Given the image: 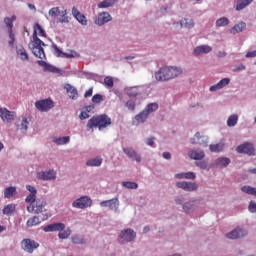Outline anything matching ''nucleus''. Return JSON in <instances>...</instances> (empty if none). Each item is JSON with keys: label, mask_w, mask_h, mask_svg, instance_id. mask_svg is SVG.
I'll use <instances>...</instances> for the list:
<instances>
[{"label": "nucleus", "mask_w": 256, "mask_h": 256, "mask_svg": "<svg viewBox=\"0 0 256 256\" xmlns=\"http://www.w3.org/2000/svg\"><path fill=\"white\" fill-rule=\"evenodd\" d=\"M15 195H17V187L10 186L5 188L4 190L5 199H11L12 197H15Z\"/></svg>", "instance_id": "obj_27"}, {"label": "nucleus", "mask_w": 256, "mask_h": 256, "mask_svg": "<svg viewBox=\"0 0 256 256\" xmlns=\"http://www.w3.org/2000/svg\"><path fill=\"white\" fill-rule=\"evenodd\" d=\"M28 125H29V120H27V118H23L22 123L20 125V130L24 132L27 131Z\"/></svg>", "instance_id": "obj_51"}, {"label": "nucleus", "mask_w": 256, "mask_h": 256, "mask_svg": "<svg viewBox=\"0 0 256 256\" xmlns=\"http://www.w3.org/2000/svg\"><path fill=\"white\" fill-rule=\"evenodd\" d=\"M207 141V136H201L199 132L195 134V138L190 139L192 145H197L198 143L199 145H203V147H207Z\"/></svg>", "instance_id": "obj_20"}, {"label": "nucleus", "mask_w": 256, "mask_h": 256, "mask_svg": "<svg viewBox=\"0 0 256 256\" xmlns=\"http://www.w3.org/2000/svg\"><path fill=\"white\" fill-rule=\"evenodd\" d=\"M135 237H137L135 231L132 229H126L120 233L118 241L121 245H125V243H131Z\"/></svg>", "instance_id": "obj_6"}, {"label": "nucleus", "mask_w": 256, "mask_h": 256, "mask_svg": "<svg viewBox=\"0 0 256 256\" xmlns=\"http://www.w3.org/2000/svg\"><path fill=\"white\" fill-rule=\"evenodd\" d=\"M79 119H81V121L85 120V119H89V113L87 111H82L79 115Z\"/></svg>", "instance_id": "obj_56"}, {"label": "nucleus", "mask_w": 256, "mask_h": 256, "mask_svg": "<svg viewBox=\"0 0 256 256\" xmlns=\"http://www.w3.org/2000/svg\"><path fill=\"white\" fill-rule=\"evenodd\" d=\"M188 156L195 161H201V159L205 158V152L203 150H190Z\"/></svg>", "instance_id": "obj_25"}, {"label": "nucleus", "mask_w": 256, "mask_h": 256, "mask_svg": "<svg viewBox=\"0 0 256 256\" xmlns=\"http://www.w3.org/2000/svg\"><path fill=\"white\" fill-rule=\"evenodd\" d=\"M250 213H256V203L251 201L248 206Z\"/></svg>", "instance_id": "obj_55"}, {"label": "nucleus", "mask_w": 256, "mask_h": 256, "mask_svg": "<svg viewBox=\"0 0 256 256\" xmlns=\"http://www.w3.org/2000/svg\"><path fill=\"white\" fill-rule=\"evenodd\" d=\"M33 33H36V36L39 35V37H47L45 30L40 26L39 23L35 24Z\"/></svg>", "instance_id": "obj_34"}, {"label": "nucleus", "mask_w": 256, "mask_h": 256, "mask_svg": "<svg viewBox=\"0 0 256 256\" xmlns=\"http://www.w3.org/2000/svg\"><path fill=\"white\" fill-rule=\"evenodd\" d=\"M157 109H159V105L157 103H150L146 106L144 111L149 115V113H153V111H157Z\"/></svg>", "instance_id": "obj_45"}, {"label": "nucleus", "mask_w": 256, "mask_h": 256, "mask_svg": "<svg viewBox=\"0 0 256 256\" xmlns=\"http://www.w3.org/2000/svg\"><path fill=\"white\" fill-rule=\"evenodd\" d=\"M65 224L64 223H52L43 228L45 233H53L55 231H64Z\"/></svg>", "instance_id": "obj_15"}, {"label": "nucleus", "mask_w": 256, "mask_h": 256, "mask_svg": "<svg viewBox=\"0 0 256 256\" xmlns=\"http://www.w3.org/2000/svg\"><path fill=\"white\" fill-rule=\"evenodd\" d=\"M111 125V119L106 114L92 117L87 123L88 131L98 127V129H105Z\"/></svg>", "instance_id": "obj_3"}, {"label": "nucleus", "mask_w": 256, "mask_h": 256, "mask_svg": "<svg viewBox=\"0 0 256 256\" xmlns=\"http://www.w3.org/2000/svg\"><path fill=\"white\" fill-rule=\"evenodd\" d=\"M38 179H41L42 181H52L57 177V173L54 170H49L46 172H38L37 173Z\"/></svg>", "instance_id": "obj_17"}, {"label": "nucleus", "mask_w": 256, "mask_h": 256, "mask_svg": "<svg viewBox=\"0 0 256 256\" xmlns=\"http://www.w3.org/2000/svg\"><path fill=\"white\" fill-rule=\"evenodd\" d=\"M101 207H109L111 211H118L119 209V198H112L110 200H104L100 202Z\"/></svg>", "instance_id": "obj_11"}, {"label": "nucleus", "mask_w": 256, "mask_h": 256, "mask_svg": "<svg viewBox=\"0 0 256 256\" xmlns=\"http://www.w3.org/2000/svg\"><path fill=\"white\" fill-rule=\"evenodd\" d=\"M93 95V88H89L85 94H84V97L87 98V97H91Z\"/></svg>", "instance_id": "obj_59"}, {"label": "nucleus", "mask_w": 256, "mask_h": 256, "mask_svg": "<svg viewBox=\"0 0 256 256\" xmlns=\"http://www.w3.org/2000/svg\"><path fill=\"white\" fill-rule=\"evenodd\" d=\"M241 191H243V193H247L248 195H254L256 197V188H253L251 186H243L241 188Z\"/></svg>", "instance_id": "obj_46"}, {"label": "nucleus", "mask_w": 256, "mask_h": 256, "mask_svg": "<svg viewBox=\"0 0 256 256\" xmlns=\"http://www.w3.org/2000/svg\"><path fill=\"white\" fill-rule=\"evenodd\" d=\"M64 89L68 93L70 99H77L79 97L77 88L73 87L71 84H65Z\"/></svg>", "instance_id": "obj_26"}, {"label": "nucleus", "mask_w": 256, "mask_h": 256, "mask_svg": "<svg viewBox=\"0 0 256 256\" xmlns=\"http://www.w3.org/2000/svg\"><path fill=\"white\" fill-rule=\"evenodd\" d=\"M229 83H231V79L224 78V79L220 80L217 84L212 85L209 88V91H211V92L219 91L220 89H223V87H227V85H229Z\"/></svg>", "instance_id": "obj_22"}, {"label": "nucleus", "mask_w": 256, "mask_h": 256, "mask_svg": "<svg viewBox=\"0 0 256 256\" xmlns=\"http://www.w3.org/2000/svg\"><path fill=\"white\" fill-rule=\"evenodd\" d=\"M13 211H15V205L8 204L3 208L2 213L3 215H11Z\"/></svg>", "instance_id": "obj_43"}, {"label": "nucleus", "mask_w": 256, "mask_h": 256, "mask_svg": "<svg viewBox=\"0 0 256 256\" xmlns=\"http://www.w3.org/2000/svg\"><path fill=\"white\" fill-rule=\"evenodd\" d=\"M224 148H225V144H223V143L210 145V151L212 153H219L220 151H223Z\"/></svg>", "instance_id": "obj_33"}, {"label": "nucleus", "mask_w": 256, "mask_h": 256, "mask_svg": "<svg viewBox=\"0 0 256 256\" xmlns=\"http://www.w3.org/2000/svg\"><path fill=\"white\" fill-rule=\"evenodd\" d=\"M235 72L237 71H245V65L243 64H239L235 69H234Z\"/></svg>", "instance_id": "obj_61"}, {"label": "nucleus", "mask_w": 256, "mask_h": 256, "mask_svg": "<svg viewBox=\"0 0 256 256\" xmlns=\"http://www.w3.org/2000/svg\"><path fill=\"white\" fill-rule=\"evenodd\" d=\"M212 51H213V48L211 46L200 45L194 49L193 55H203V54L211 53Z\"/></svg>", "instance_id": "obj_23"}, {"label": "nucleus", "mask_w": 256, "mask_h": 256, "mask_svg": "<svg viewBox=\"0 0 256 256\" xmlns=\"http://www.w3.org/2000/svg\"><path fill=\"white\" fill-rule=\"evenodd\" d=\"M8 33H9V39H10L8 42V45L10 47H13L15 45V34L13 33V30L8 31Z\"/></svg>", "instance_id": "obj_50"}, {"label": "nucleus", "mask_w": 256, "mask_h": 256, "mask_svg": "<svg viewBox=\"0 0 256 256\" xmlns=\"http://www.w3.org/2000/svg\"><path fill=\"white\" fill-rule=\"evenodd\" d=\"M246 57H256V51L248 52Z\"/></svg>", "instance_id": "obj_63"}, {"label": "nucleus", "mask_w": 256, "mask_h": 256, "mask_svg": "<svg viewBox=\"0 0 256 256\" xmlns=\"http://www.w3.org/2000/svg\"><path fill=\"white\" fill-rule=\"evenodd\" d=\"M16 53L20 57L21 61H29V54L23 47L17 48Z\"/></svg>", "instance_id": "obj_29"}, {"label": "nucleus", "mask_w": 256, "mask_h": 256, "mask_svg": "<svg viewBox=\"0 0 256 256\" xmlns=\"http://www.w3.org/2000/svg\"><path fill=\"white\" fill-rule=\"evenodd\" d=\"M231 163V160L229 158H218L216 160V165H219V167H227Z\"/></svg>", "instance_id": "obj_40"}, {"label": "nucleus", "mask_w": 256, "mask_h": 256, "mask_svg": "<svg viewBox=\"0 0 256 256\" xmlns=\"http://www.w3.org/2000/svg\"><path fill=\"white\" fill-rule=\"evenodd\" d=\"M176 179H185V173H178L175 175Z\"/></svg>", "instance_id": "obj_62"}, {"label": "nucleus", "mask_w": 256, "mask_h": 256, "mask_svg": "<svg viewBox=\"0 0 256 256\" xmlns=\"http://www.w3.org/2000/svg\"><path fill=\"white\" fill-rule=\"evenodd\" d=\"M35 107L38 111H49V109H53V101L49 99L39 100L35 103Z\"/></svg>", "instance_id": "obj_9"}, {"label": "nucleus", "mask_w": 256, "mask_h": 256, "mask_svg": "<svg viewBox=\"0 0 256 256\" xmlns=\"http://www.w3.org/2000/svg\"><path fill=\"white\" fill-rule=\"evenodd\" d=\"M176 186L179 189H183L184 191H197L199 186L195 182H187V181H180L176 183Z\"/></svg>", "instance_id": "obj_10"}, {"label": "nucleus", "mask_w": 256, "mask_h": 256, "mask_svg": "<svg viewBox=\"0 0 256 256\" xmlns=\"http://www.w3.org/2000/svg\"><path fill=\"white\" fill-rule=\"evenodd\" d=\"M126 93L129 97H137L139 95V88L137 86L127 88Z\"/></svg>", "instance_id": "obj_35"}, {"label": "nucleus", "mask_w": 256, "mask_h": 256, "mask_svg": "<svg viewBox=\"0 0 256 256\" xmlns=\"http://www.w3.org/2000/svg\"><path fill=\"white\" fill-rule=\"evenodd\" d=\"M59 239H69L71 237V229L67 228L66 230L59 231Z\"/></svg>", "instance_id": "obj_42"}, {"label": "nucleus", "mask_w": 256, "mask_h": 256, "mask_svg": "<svg viewBox=\"0 0 256 256\" xmlns=\"http://www.w3.org/2000/svg\"><path fill=\"white\" fill-rule=\"evenodd\" d=\"M123 187H126V189H137L139 185L137 182H123Z\"/></svg>", "instance_id": "obj_48"}, {"label": "nucleus", "mask_w": 256, "mask_h": 256, "mask_svg": "<svg viewBox=\"0 0 256 256\" xmlns=\"http://www.w3.org/2000/svg\"><path fill=\"white\" fill-rule=\"evenodd\" d=\"M183 209L185 213H190L193 209V202H187L184 204Z\"/></svg>", "instance_id": "obj_52"}, {"label": "nucleus", "mask_w": 256, "mask_h": 256, "mask_svg": "<svg viewBox=\"0 0 256 256\" xmlns=\"http://www.w3.org/2000/svg\"><path fill=\"white\" fill-rule=\"evenodd\" d=\"M0 117L2 121L11 123L15 119V112L7 110V108H0Z\"/></svg>", "instance_id": "obj_14"}, {"label": "nucleus", "mask_w": 256, "mask_h": 256, "mask_svg": "<svg viewBox=\"0 0 256 256\" xmlns=\"http://www.w3.org/2000/svg\"><path fill=\"white\" fill-rule=\"evenodd\" d=\"M185 179H195L196 175L193 172H185Z\"/></svg>", "instance_id": "obj_57"}, {"label": "nucleus", "mask_w": 256, "mask_h": 256, "mask_svg": "<svg viewBox=\"0 0 256 256\" xmlns=\"http://www.w3.org/2000/svg\"><path fill=\"white\" fill-rule=\"evenodd\" d=\"M16 19H17L16 15H13L12 17L4 18V23H5L6 27L8 28V32L13 31V22L16 21Z\"/></svg>", "instance_id": "obj_31"}, {"label": "nucleus", "mask_w": 256, "mask_h": 256, "mask_svg": "<svg viewBox=\"0 0 256 256\" xmlns=\"http://www.w3.org/2000/svg\"><path fill=\"white\" fill-rule=\"evenodd\" d=\"M48 14L50 17H60L59 23H69L67 9H65V7H53L49 10Z\"/></svg>", "instance_id": "obj_5"}, {"label": "nucleus", "mask_w": 256, "mask_h": 256, "mask_svg": "<svg viewBox=\"0 0 256 256\" xmlns=\"http://www.w3.org/2000/svg\"><path fill=\"white\" fill-rule=\"evenodd\" d=\"M26 189L30 192L25 199L26 203H30L27 207L28 213H43V209H45V205H47L45 199H37V189L35 187L27 185Z\"/></svg>", "instance_id": "obj_1"}, {"label": "nucleus", "mask_w": 256, "mask_h": 256, "mask_svg": "<svg viewBox=\"0 0 256 256\" xmlns=\"http://www.w3.org/2000/svg\"><path fill=\"white\" fill-rule=\"evenodd\" d=\"M253 3V0H237L236 4V11H243L245 7H248V5H251Z\"/></svg>", "instance_id": "obj_28"}, {"label": "nucleus", "mask_w": 256, "mask_h": 256, "mask_svg": "<svg viewBox=\"0 0 256 256\" xmlns=\"http://www.w3.org/2000/svg\"><path fill=\"white\" fill-rule=\"evenodd\" d=\"M112 17L111 14L108 12H102L98 14L97 18L95 19V24L99 25L100 27L102 25H105V23H109L111 21Z\"/></svg>", "instance_id": "obj_16"}, {"label": "nucleus", "mask_w": 256, "mask_h": 256, "mask_svg": "<svg viewBox=\"0 0 256 256\" xmlns=\"http://www.w3.org/2000/svg\"><path fill=\"white\" fill-rule=\"evenodd\" d=\"M72 15L75 17V19L81 23V25H87V17H85L76 7L72 8Z\"/></svg>", "instance_id": "obj_24"}, {"label": "nucleus", "mask_w": 256, "mask_h": 256, "mask_svg": "<svg viewBox=\"0 0 256 256\" xmlns=\"http://www.w3.org/2000/svg\"><path fill=\"white\" fill-rule=\"evenodd\" d=\"M126 107L130 110V111H135V101L133 100H128L126 102Z\"/></svg>", "instance_id": "obj_54"}, {"label": "nucleus", "mask_w": 256, "mask_h": 256, "mask_svg": "<svg viewBox=\"0 0 256 256\" xmlns=\"http://www.w3.org/2000/svg\"><path fill=\"white\" fill-rule=\"evenodd\" d=\"M163 157H164V159H171V153H169V152H164V153H163Z\"/></svg>", "instance_id": "obj_64"}, {"label": "nucleus", "mask_w": 256, "mask_h": 256, "mask_svg": "<svg viewBox=\"0 0 256 256\" xmlns=\"http://www.w3.org/2000/svg\"><path fill=\"white\" fill-rule=\"evenodd\" d=\"M247 27V24L245 22H240L232 28V31H235L236 33H242V31Z\"/></svg>", "instance_id": "obj_44"}, {"label": "nucleus", "mask_w": 256, "mask_h": 256, "mask_svg": "<svg viewBox=\"0 0 256 256\" xmlns=\"http://www.w3.org/2000/svg\"><path fill=\"white\" fill-rule=\"evenodd\" d=\"M123 152L125 153V155H127V157H129V159H132V161L141 163V156H139V154H137V152L133 150V148H123Z\"/></svg>", "instance_id": "obj_21"}, {"label": "nucleus", "mask_w": 256, "mask_h": 256, "mask_svg": "<svg viewBox=\"0 0 256 256\" xmlns=\"http://www.w3.org/2000/svg\"><path fill=\"white\" fill-rule=\"evenodd\" d=\"M103 163L102 158H93L86 162V165L88 167H101V164Z\"/></svg>", "instance_id": "obj_30"}, {"label": "nucleus", "mask_w": 256, "mask_h": 256, "mask_svg": "<svg viewBox=\"0 0 256 256\" xmlns=\"http://www.w3.org/2000/svg\"><path fill=\"white\" fill-rule=\"evenodd\" d=\"M37 63L40 67L44 68V71H49V73L61 74V70L59 68H56L55 66H53L43 60H38Z\"/></svg>", "instance_id": "obj_19"}, {"label": "nucleus", "mask_w": 256, "mask_h": 256, "mask_svg": "<svg viewBox=\"0 0 256 256\" xmlns=\"http://www.w3.org/2000/svg\"><path fill=\"white\" fill-rule=\"evenodd\" d=\"M71 242L74 243V245H85V239L79 235L72 236Z\"/></svg>", "instance_id": "obj_36"}, {"label": "nucleus", "mask_w": 256, "mask_h": 256, "mask_svg": "<svg viewBox=\"0 0 256 256\" xmlns=\"http://www.w3.org/2000/svg\"><path fill=\"white\" fill-rule=\"evenodd\" d=\"M238 153H245L246 155H255V147L251 143L241 144L236 148Z\"/></svg>", "instance_id": "obj_12"}, {"label": "nucleus", "mask_w": 256, "mask_h": 256, "mask_svg": "<svg viewBox=\"0 0 256 256\" xmlns=\"http://www.w3.org/2000/svg\"><path fill=\"white\" fill-rule=\"evenodd\" d=\"M93 109H95V106H93V105H88V106L85 107L86 113L93 112Z\"/></svg>", "instance_id": "obj_60"}, {"label": "nucleus", "mask_w": 256, "mask_h": 256, "mask_svg": "<svg viewBox=\"0 0 256 256\" xmlns=\"http://www.w3.org/2000/svg\"><path fill=\"white\" fill-rule=\"evenodd\" d=\"M227 25H229L227 17H221L216 21V27H227Z\"/></svg>", "instance_id": "obj_47"}, {"label": "nucleus", "mask_w": 256, "mask_h": 256, "mask_svg": "<svg viewBox=\"0 0 256 256\" xmlns=\"http://www.w3.org/2000/svg\"><path fill=\"white\" fill-rule=\"evenodd\" d=\"M102 101H103V95H101V94H95L92 97V102L93 103H101Z\"/></svg>", "instance_id": "obj_53"}, {"label": "nucleus", "mask_w": 256, "mask_h": 256, "mask_svg": "<svg viewBox=\"0 0 256 256\" xmlns=\"http://www.w3.org/2000/svg\"><path fill=\"white\" fill-rule=\"evenodd\" d=\"M104 85L105 87H107L108 89H113L115 82L113 81V77L111 76H106L104 78Z\"/></svg>", "instance_id": "obj_41"}, {"label": "nucleus", "mask_w": 256, "mask_h": 256, "mask_svg": "<svg viewBox=\"0 0 256 256\" xmlns=\"http://www.w3.org/2000/svg\"><path fill=\"white\" fill-rule=\"evenodd\" d=\"M39 223H41V220L39 219V217L34 216V217L28 219L26 225H27V227H35V225H39Z\"/></svg>", "instance_id": "obj_38"}, {"label": "nucleus", "mask_w": 256, "mask_h": 256, "mask_svg": "<svg viewBox=\"0 0 256 256\" xmlns=\"http://www.w3.org/2000/svg\"><path fill=\"white\" fill-rule=\"evenodd\" d=\"M182 25H184V27H186V29H192V27H194V23H193V19H184L182 21Z\"/></svg>", "instance_id": "obj_49"}, {"label": "nucleus", "mask_w": 256, "mask_h": 256, "mask_svg": "<svg viewBox=\"0 0 256 256\" xmlns=\"http://www.w3.org/2000/svg\"><path fill=\"white\" fill-rule=\"evenodd\" d=\"M147 117H149V113L144 110L140 114L135 116V120L137 121V123H144L147 121Z\"/></svg>", "instance_id": "obj_32"}, {"label": "nucleus", "mask_w": 256, "mask_h": 256, "mask_svg": "<svg viewBox=\"0 0 256 256\" xmlns=\"http://www.w3.org/2000/svg\"><path fill=\"white\" fill-rule=\"evenodd\" d=\"M146 144L149 145L150 147H153V145H155V137L148 138L146 140Z\"/></svg>", "instance_id": "obj_58"}, {"label": "nucleus", "mask_w": 256, "mask_h": 256, "mask_svg": "<svg viewBox=\"0 0 256 256\" xmlns=\"http://www.w3.org/2000/svg\"><path fill=\"white\" fill-rule=\"evenodd\" d=\"M21 247L26 253H33L35 249H39V242L26 238L21 241Z\"/></svg>", "instance_id": "obj_7"}, {"label": "nucleus", "mask_w": 256, "mask_h": 256, "mask_svg": "<svg viewBox=\"0 0 256 256\" xmlns=\"http://www.w3.org/2000/svg\"><path fill=\"white\" fill-rule=\"evenodd\" d=\"M237 121H239V116L236 114L231 115L227 120L228 127H235L237 125Z\"/></svg>", "instance_id": "obj_37"}, {"label": "nucleus", "mask_w": 256, "mask_h": 256, "mask_svg": "<svg viewBox=\"0 0 256 256\" xmlns=\"http://www.w3.org/2000/svg\"><path fill=\"white\" fill-rule=\"evenodd\" d=\"M183 73V68L177 66H164L155 73V79L157 81H169V79H175Z\"/></svg>", "instance_id": "obj_2"}, {"label": "nucleus", "mask_w": 256, "mask_h": 256, "mask_svg": "<svg viewBox=\"0 0 256 256\" xmlns=\"http://www.w3.org/2000/svg\"><path fill=\"white\" fill-rule=\"evenodd\" d=\"M53 49L54 55H56V57H65L66 59H73V57H79V54L77 52L71 51L70 53H65L61 51V49H59L57 45H53Z\"/></svg>", "instance_id": "obj_13"}, {"label": "nucleus", "mask_w": 256, "mask_h": 256, "mask_svg": "<svg viewBox=\"0 0 256 256\" xmlns=\"http://www.w3.org/2000/svg\"><path fill=\"white\" fill-rule=\"evenodd\" d=\"M33 41H32V53L35 55V57H38V59H45V50L43 47H45L44 42L39 39L37 36V33H33Z\"/></svg>", "instance_id": "obj_4"}, {"label": "nucleus", "mask_w": 256, "mask_h": 256, "mask_svg": "<svg viewBox=\"0 0 256 256\" xmlns=\"http://www.w3.org/2000/svg\"><path fill=\"white\" fill-rule=\"evenodd\" d=\"M115 2L113 0H104L98 4L99 9H107V7H113Z\"/></svg>", "instance_id": "obj_39"}, {"label": "nucleus", "mask_w": 256, "mask_h": 256, "mask_svg": "<svg viewBox=\"0 0 256 256\" xmlns=\"http://www.w3.org/2000/svg\"><path fill=\"white\" fill-rule=\"evenodd\" d=\"M247 235V232L241 228H236L226 234L227 239H241Z\"/></svg>", "instance_id": "obj_18"}, {"label": "nucleus", "mask_w": 256, "mask_h": 256, "mask_svg": "<svg viewBox=\"0 0 256 256\" xmlns=\"http://www.w3.org/2000/svg\"><path fill=\"white\" fill-rule=\"evenodd\" d=\"M92 204H93V201L91 200V198L87 196H83L76 199L72 203V207H74L75 209H87V207H91Z\"/></svg>", "instance_id": "obj_8"}]
</instances>
